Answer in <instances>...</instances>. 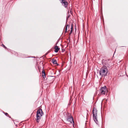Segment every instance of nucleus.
<instances>
[{
    "label": "nucleus",
    "mask_w": 128,
    "mask_h": 128,
    "mask_svg": "<svg viewBox=\"0 0 128 128\" xmlns=\"http://www.w3.org/2000/svg\"><path fill=\"white\" fill-rule=\"evenodd\" d=\"M52 62L54 64H57L58 65V64H57V61L55 60H52Z\"/></svg>",
    "instance_id": "0eeeda50"
},
{
    "label": "nucleus",
    "mask_w": 128,
    "mask_h": 128,
    "mask_svg": "<svg viewBox=\"0 0 128 128\" xmlns=\"http://www.w3.org/2000/svg\"><path fill=\"white\" fill-rule=\"evenodd\" d=\"M68 26L69 27V26L68 25H67L66 26V28H65V33H66L67 32V27Z\"/></svg>",
    "instance_id": "1a4fd4ad"
},
{
    "label": "nucleus",
    "mask_w": 128,
    "mask_h": 128,
    "mask_svg": "<svg viewBox=\"0 0 128 128\" xmlns=\"http://www.w3.org/2000/svg\"><path fill=\"white\" fill-rule=\"evenodd\" d=\"M100 94L101 95H105L107 92V90L106 86L102 87L99 90Z\"/></svg>",
    "instance_id": "20e7f679"
},
{
    "label": "nucleus",
    "mask_w": 128,
    "mask_h": 128,
    "mask_svg": "<svg viewBox=\"0 0 128 128\" xmlns=\"http://www.w3.org/2000/svg\"><path fill=\"white\" fill-rule=\"evenodd\" d=\"M2 46L3 47H4L5 48H6V47L3 44H2Z\"/></svg>",
    "instance_id": "9b49d317"
},
{
    "label": "nucleus",
    "mask_w": 128,
    "mask_h": 128,
    "mask_svg": "<svg viewBox=\"0 0 128 128\" xmlns=\"http://www.w3.org/2000/svg\"><path fill=\"white\" fill-rule=\"evenodd\" d=\"M54 49L55 50L54 52H57L60 49V48L58 47L57 46H56L54 47Z\"/></svg>",
    "instance_id": "423d86ee"
},
{
    "label": "nucleus",
    "mask_w": 128,
    "mask_h": 128,
    "mask_svg": "<svg viewBox=\"0 0 128 128\" xmlns=\"http://www.w3.org/2000/svg\"><path fill=\"white\" fill-rule=\"evenodd\" d=\"M92 112L93 119L96 123L97 124L98 122L97 118V110L96 108H94L93 109Z\"/></svg>",
    "instance_id": "7ed1b4c3"
},
{
    "label": "nucleus",
    "mask_w": 128,
    "mask_h": 128,
    "mask_svg": "<svg viewBox=\"0 0 128 128\" xmlns=\"http://www.w3.org/2000/svg\"><path fill=\"white\" fill-rule=\"evenodd\" d=\"M42 76L43 77H44V76H45V74L44 72V70H43L42 71Z\"/></svg>",
    "instance_id": "6e6552de"
},
{
    "label": "nucleus",
    "mask_w": 128,
    "mask_h": 128,
    "mask_svg": "<svg viewBox=\"0 0 128 128\" xmlns=\"http://www.w3.org/2000/svg\"><path fill=\"white\" fill-rule=\"evenodd\" d=\"M5 114L6 116H7V115H8V114L7 113H5Z\"/></svg>",
    "instance_id": "f8f14e48"
},
{
    "label": "nucleus",
    "mask_w": 128,
    "mask_h": 128,
    "mask_svg": "<svg viewBox=\"0 0 128 128\" xmlns=\"http://www.w3.org/2000/svg\"><path fill=\"white\" fill-rule=\"evenodd\" d=\"M43 112L41 109L38 110L36 114V120L38 123L39 121V120L41 119V117L42 116Z\"/></svg>",
    "instance_id": "f03ea898"
},
{
    "label": "nucleus",
    "mask_w": 128,
    "mask_h": 128,
    "mask_svg": "<svg viewBox=\"0 0 128 128\" xmlns=\"http://www.w3.org/2000/svg\"><path fill=\"white\" fill-rule=\"evenodd\" d=\"M72 28H73V27L72 26V25L71 28V30L70 31V34L72 33Z\"/></svg>",
    "instance_id": "9d476101"
},
{
    "label": "nucleus",
    "mask_w": 128,
    "mask_h": 128,
    "mask_svg": "<svg viewBox=\"0 0 128 128\" xmlns=\"http://www.w3.org/2000/svg\"><path fill=\"white\" fill-rule=\"evenodd\" d=\"M67 120L68 121L70 122L71 123L72 122L74 123L73 118L72 116H68V118Z\"/></svg>",
    "instance_id": "39448f33"
},
{
    "label": "nucleus",
    "mask_w": 128,
    "mask_h": 128,
    "mask_svg": "<svg viewBox=\"0 0 128 128\" xmlns=\"http://www.w3.org/2000/svg\"><path fill=\"white\" fill-rule=\"evenodd\" d=\"M107 69L106 66H104L100 70V75L102 77L105 76L107 73Z\"/></svg>",
    "instance_id": "f257e3e1"
}]
</instances>
